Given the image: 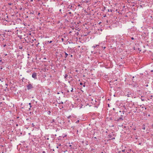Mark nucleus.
<instances>
[{
  "mask_svg": "<svg viewBox=\"0 0 153 153\" xmlns=\"http://www.w3.org/2000/svg\"><path fill=\"white\" fill-rule=\"evenodd\" d=\"M124 111H120L119 112L116 113L114 115V120L116 122L115 123H118L121 122L123 120V117Z\"/></svg>",
  "mask_w": 153,
  "mask_h": 153,
  "instance_id": "1",
  "label": "nucleus"
},
{
  "mask_svg": "<svg viewBox=\"0 0 153 153\" xmlns=\"http://www.w3.org/2000/svg\"><path fill=\"white\" fill-rule=\"evenodd\" d=\"M27 90H30V89H31L33 88H34V87L33 86L32 84L29 83L27 86Z\"/></svg>",
  "mask_w": 153,
  "mask_h": 153,
  "instance_id": "2",
  "label": "nucleus"
},
{
  "mask_svg": "<svg viewBox=\"0 0 153 153\" xmlns=\"http://www.w3.org/2000/svg\"><path fill=\"white\" fill-rule=\"evenodd\" d=\"M116 40L120 43L123 42L124 41L123 39L120 37H119V38H117Z\"/></svg>",
  "mask_w": 153,
  "mask_h": 153,
  "instance_id": "3",
  "label": "nucleus"
},
{
  "mask_svg": "<svg viewBox=\"0 0 153 153\" xmlns=\"http://www.w3.org/2000/svg\"><path fill=\"white\" fill-rule=\"evenodd\" d=\"M32 77L35 79H37V74L35 72H33L32 74Z\"/></svg>",
  "mask_w": 153,
  "mask_h": 153,
  "instance_id": "4",
  "label": "nucleus"
},
{
  "mask_svg": "<svg viewBox=\"0 0 153 153\" xmlns=\"http://www.w3.org/2000/svg\"><path fill=\"white\" fill-rule=\"evenodd\" d=\"M52 42V41H45V45L48 44L49 43H51Z\"/></svg>",
  "mask_w": 153,
  "mask_h": 153,
  "instance_id": "5",
  "label": "nucleus"
},
{
  "mask_svg": "<svg viewBox=\"0 0 153 153\" xmlns=\"http://www.w3.org/2000/svg\"><path fill=\"white\" fill-rule=\"evenodd\" d=\"M55 120L54 119H53L52 120H51L50 121V123H54L55 122Z\"/></svg>",
  "mask_w": 153,
  "mask_h": 153,
  "instance_id": "6",
  "label": "nucleus"
},
{
  "mask_svg": "<svg viewBox=\"0 0 153 153\" xmlns=\"http://www.w3.org/2000/svg\"><path fill=\"white\" fill-rule=\"evenodd\" d=\"M29 105H30V108H28V110H30V108L32 107L31 105V104L30 103H29Z\"/></svg>",
  "mask_w": 153,
  "mask_h": 153,
  "instance_id": "7",
  "label": "nucleus"
},
{
  "mask_svg": "<svg viewBox=\"0 0 153 153\" xmlns=\"http://www.w3.org/2000/svg\"><path fill=\"white\" fill-rule=\"evenodd\" d=\"M65 53V58H66L68 56V54L66 52H64Z\"/></svg>",
  "mask_w": 153,
  "mask_h": 153,
  "instance_id": "8",
  "label": "nucleus"
},
{
  "mask_svg": "<svg viewBox=\"0 0 153 153\" xmlns=\"http://www.w3.org/2000/svg\"><path fill=\"white\" fill-rule=\"evenodd\" d=\"M72 5H69V6L68 7V8L70 9H72Z\"/></svg>",
  "mask_w": 153,
  "mask_h": 153,
  "instance_id": "9",
  "label": "nucleus"
},
{
  "mask_svg": "<svg viewBox=\"0 0 153 153\" xmlns=\"http://www.w3.org/2000/svg\"><path fill=\"white\" fill-rule=\"evenodd\" d=\"M61 146V144L60 143L57 144V145L56 146V148L58 149L59 148V146Z\"/></svg>",
  "mask_w": 153,
  "mask_h": 153,
  "instance_id": "10",
  "label": "nucleus"
},
{
  "mask_svg": "<svg viewBox=\"0 0 153 153\" xmlns=\"http://www.w3.org/2000/svg\"><path fill=\"white\" fill-rule=\"evenodd\" d=\"M142 129L143 130H145V125H143Z\"/></svg>",
  "mask_w": 153,
  "mask_h": 153,
  "instance_id": "11",
  "label": "nucleus"
},
{
  "mask_svg": "<svg viewBox=\"0 0 153 153\" xmlns=\"http://www.w3.org/2000/svg\"><path fill=\"white\" fill-rule=\"evenodd\" d=\"M68 76V75H67V74H65V76H64V78L65 79H66L67 78V76Z\"/></svg>",
  "mask_w": 153,
  "mask_h": 153,
  "instance_id": "12",
  "label": "nucleus"
},
{
  "mask_svg": "<svg viewBox=\"0 0 153 153\" xmlns=\"http://www.w3.org/2000/svg\"><path fill=\"white\" fill-rule=\"evenodd\" d=\"M109 119L110 120H112L113 119H114V116L113 117H110V118H109Z\"/></svg>",
  "mask_w": 153,
  "mask_h": 153,
  "instance_id": "13",
  "label": "nucleus"
},
{
  "mask_svg": "<svg viewBox=\"0 0 153 153\" xmlns=\"http://www.w3.org/2000/svg\"><path fill=\"white\" fill-rule=\"evenodd\" d=\"M108 12H109V11H110L111 12H112V9H108Z\"/></svg>",
  "mask_w": 153,
  "mask_h": 153,
  "instance_id": "14",
  "label": "nucleus"
},
{
  "mask_svg": "<svg viewBox=\"0 0 153 153\" xmlns=\"http://www.w3.org/2000/svg\"><path fill=\"white\" fill-rule=\"evenodd\" d=\"M51 113V112L50 111H49L48 112V114H49V115Z\"/></svg>",
  "mask_w": 153,
  "mask_h": 153,
  "instance_id": "15",
  "label": "nucleus"
},
{
  "mask_svg": "<svg viewBox=\"0 0 153 153\" xmlns=\"http://www.w3.org/2000/svg\"><path fill=\"white\" fill-rule=\"evenodd\" d=\"M143 115L144 116H145L147 115V114L146 113H143Z\"/></svg>",
  "mask_w": 153,
  "mask_h": 153,
  "instance_id": "16",
  "label": "nucleus"
},
{
  "mask_svg": "<svg viewBox=\"0 0 153 153\" xmlns=\"http://www.w3.org/2000/svg\"><path fill=\"white\" fill-rule=\"evenodd\" d=\"M71 92H73V88H71Z\"/></svg>",
  "mask_w": 153,
  "mask_h": 153,
  "instance_id": "17",
  "label": "nucleus"
},
{
  "mask_svg": "<svg viewBox=\"0 0 153 153\" xmlns=\"http://www.w3.org/2000/svg\"><path fill=\"white\" fill-rule=\"evenodd\" d=\"M39 42H38L37 44H36V46H37L38 45H39Z\"/></svg>",
  "mask_w": 153,
  "mask_h": 153,
  "instance_id": "18",
  "label": "nucleus"
},
{
  "mask_svg": "<svg viewBox=\"0 0 153 153\" xmlns=\"http://www.w3.org/2000/svg\"><path fill=\"white\" fill-rule=\"evenodd\" d=\"M32 126L33 127H34L35 126V125H34V124L33 123H32Z\"/></svg>",
  "mask_w": 153,
  "mask_h": 153,
  "instance_id": "19",
  "label": "nucleus"
},
{
  "mask_svg": "<svg viewBox=\"0 0 153 153\" xmlns=\"http://www.w3.org/2000/svg\"><path fill=\"white\" fill-rule=\"evenodd\" d=\"M130 95H131V94H127V96L128 97H130Z\"/></svg>",
  "mask_w": 153,
  "mask_h": 153,
  "instance_id": "20",
  "label": "nucleus"
},
{
  "mask_svg": "<svg viewBox=\"0 0 153 153\" xmlns=\"http://www.w3.org/2000/svg\"><path fill=\"white\" fill-rule=\"evenodd\" d=\"M69 146L70 147H71V146H72V145H69ZM71 149H74V148H72V147H71Z\"/></svg>",
  "mask_w": 153,
  "mask_h": 153,
  "instance_id": "21",
  "label": "nucleus"
},
{
  "mask_svg": "<svg viewBox=\"0 0 153 153\" xmlns=\"http://www.w3.org/2000/svg\"><path fill=\"white\" fill-rule=\"evenodd\" d=\"M79 33L78 32H77V33H75L76 34V35L78 36V35H79Z\"/></svg>",
  "mask_w": 153,
  "mask_h": 153,
  "instance_id": "22",
  "label": "nucleus"
},
{
  "mask_svg": "<svg viewBox=\"0 0 153 153\" xmlns=\"http://www.w3.org/2000/svg\"><path fill=\"white\" fill-rule=\"evenodd\" d=\"M59 103V104H63V102H60V103Z\"/></svg>",
  "mask_w": 153,
  "mask_h": 153,
  "instance_id": "23",
  "label": "nucleus"
},
{
  "mask_svg": "<svg viewBox=\"0 0 153 153\" xmlns=\"http://www.w3.org/2000/svg\"><path fill=\"white\" fill-rule=\"evenodd\" d=\"M61 40L62 41V42H63L64 40V38H61Z\"/></svg>",
  "mask_w": 153,
  "mask_h": 153,
  "instance_id": "24",
  "label": "nucleus"
},
{
  "mask_svg": "<svg viewBox=\"0 0 153 153\" xmlns=\"http://www.w3.org/2000/svg\"><path fill=\"white\" fill-rule=\"evenodd\" d=\"M60 107H61V108H60V109H62V108H63V106H60Z\"/></svg>",
  "mask_w": 153,
  "mask_h": 153,
  "instance_id": "25",
  "label": "nucleus"
},
{
  "mask_svg": "<svg viewBox=\"0 0 153 153\" xmlns=\"http://www.w3.org/2000/svg\"><path fill=\"white\" fill-rule=\"evenodd\" d=\"M79 120H78L76 122V123H79Z\"/></svg>",
  "mask_w": 153,
  "mask_h": 153,
  "instance_id": "26",
  "label": "nucleus"
},
{
  "mask_svg": "<svg viewBox=\"0 0 153 153\" xmlns=\"http://www.w3.org/2000/svg\"><path fill=\"white\" fill-rule=\"evenodd\" d=\"M19 48L20 49H22V47L21 46H19Z\"/></svg>",
  "mask_w": 153,
  "mask_h": 153,
  "instance_id": "27",
  "label": "nucleus"
},
{
  "mask_svg": "<svg viewBox=\"0 0 153 153\" xmlns=\"http://www.w3.org/2000/svg\"><path fill=\"white\" fill-rule=\"evenodd\" d=\"M141 99L142 101H144V99H143L142 98H141Z\"/></svg>",
  "mask_w": 153,
  "mask_h": 153,
  "instance_id": "28",
  "label": "nucleus"
},
{
  "mask_svg": "<svg viewBox=\"0 0 153 153\" xmlns=\"http://www.w3.org/2000/svg\"><path fill=\"white\" fill-rule=\"evenodd\" d=\"M98 46V45H96V46H94V48H96L97 46Z\"/></svg>",
  "mask_w": 153,
  "mask_h": 153,
  "instance_id": "29",
  "label": "nucleus"
},
{
  "mask_svg": "<svg viewBox=\"0 0 153 153\" xmlns=\"http://www.w3.org/2000/svg\"><path fill=\"white\" fill-rule=\"evenodd\" d=\"M131 39L132 40H134V38L133 37H132L131 38Z\"/></svg>",
  "mask_w": 153,
  "mask_h": 153,
  "instance_id": "30",
  "label": "nucleus"
},
{
  "mask_svg": "<svg viewBox=\"0 0 153 153\" xmlns=\"http://www.w3.org/2000/svg\"><path fill=\"white\" fill-rule=\"evenodd\" d=\"M6 46V44H5L4 45H3V47H5Z\"/></svg>",
  "mask_w": 153,
  "mask_h": 153,
  "instance_id": "31",
  "label": "nucleus"
},
{
  "mask_svg": "<svg viewBox=\"0 0 153 153\" xmlns=\"http://www.w3.org/2000/svg\"><path fill=\"white\" fill-rule=\"evenodd\" d=\"M71 12H69L68 13V14H71Z\"/></svg>",
  "mask_w": 153,
  "mask_h": 153,
  "instance_id": "32",
  "label": "nucleus"
},
{
  "mask_svg": "<svg viewBox=\"0 0 153 153\" xmlns=\"http://www.w3.org/2000/svg\"><path fill=\"white\" fill-rule=\"evenodd\" d=\"M115 139V137H113V138H112L111 139H112V140H114V139Z\"/></svg>",
  "mask_w": 153,
  "mask_h": 153,
  "instance_id": "33",
  "label": "nucleus"
},
{
  "mask_svg": "<svg viewBox=\"0 0 153 153\" xmlns=\"http://www.w3.org/2000/svg\"><path fill=\"white\" fill-rule=\"evenodd\" d=\"M80 85H82L83 84H82V82H80Z\"/></svg>",
  "mask_w": 153,
  "mask_h": 153,
  "instance_id": "34",
  "label": "nucleus"
},
{
  "mask_svg": "<svg viewBox=\"0 0 153 153\" xmlns=\"http://www.w3.org/2000/svg\"><path fill=\"white\" fill-rule=\"evenodd\" d=\"M70 57H71V58H72V57H73V55H70Z\"/></svg>",
  "mask_w": 153,
  "mask_h": 153,
  "instance_id": "35",
  "label": "nucleus"
},
{
  "mask_svg": "<svg viewBox=\"0 0 153 153\" xmlns=\"http://www.w3.org/2000/svg\"><path fill=\"white\" fill-rule=\"evenodd\" d=\"M8 4H9L10 5H11L12 4L11 3H9Z\"/></svg>",
  "mask_w": 153,
  "mask_h": 153,
  "instance_id": "36",
  "label": "nucleus"
},
{
  "mask_svg": "<svg viewBox=\"0 0 153 153\" xmlns=\"http://www.w3.org/2000/svg\"><path fill=\"white\" fill-rule=\"evenodd\" d=\"M1 58H0V62H1V61H2V60L1 59Z\"/></svg>",
  "mask_w": 153,
  "mask_h": 153,
  "instance_id": "37",
  "label": "nucleus"
},
{
  "mask_svg": "<svg viewBox=\"0 0 153 153\" xmlns=\"http://www.w3.org/2000/svg\"><path fill=\"white\" fill-rule=\"evenodd\" d=\"M67 92L68 93H69V91L68 90H67Z\"/></svg>",
  "mask_w": 153,
  "mask_h": 153,
  "instance_id": "38",
  "label": "nucleus"
},
{
  "mask_svg": "<svg viewBox=\"0 0 153 153\" xmlns=\"http://www.w3.org/2000/svg\"><path fill=\"white\" fill-rule=\"evenodd\" d=\"M45 151H43L42 152V153H45Z\"/></svg>",
  "mask_w": 153,
  "mask_h": 153,
  "instance_id": "39",
  "label": "nucleus"
},
{
  "mask_svg": "<svg viewBox=\"0 0 153 153\" xmlns=\"http://www.w3.org/2000/svg\"><path fill=\"white\" fill-rule=\"evenodd\" d=\"M71 117V116H69L68 117V118H70V117Z\"/></svg>",
  "mask_w": 153,
  "mask_h": 153,
  "instance_id": "40",
  "label": "nucleus"
},
{
  "mask_svg": "<svg viewBox=\"0 0 153 153\" xmlns=\"http://www.w3.org/2000/svg\"><path fill=\"white\" fill-rule=\"evenodd\" d=\"M125 150H122V152H125Z\"/></svg>",
  "mask_w": 153,
  "mask_h": 153,
  "instance_id": "41",
  "label": "nucleus"
},
{
  "mask_svg": "<svg viewBox=\"0 0 153 153\" xmlns=\"http://www.w3.org/2000/svg\"><path fill=\"white\" fill-rule=\"evenodd\" d=\"M83 87H85V84H84L83 85Z\"/></svg>",
  "mask_w": 153,
  "mask_h": 153,
  "instance_id": "42",
  "label": "nucleus"
},
{
  "mask_svg": "<svg viewBox=\"0 0 153 153\" xmlns=\"http://www.w3.org/2000/svg\"><path fill=\"white\" fill-rule=\"evenodd\" d=\"M46 139L47 140H49V138H46Z\"/></svg>",
  "mask_w": 153,
  "mask_h": 153,
  "instance_id": "43",
  "label": "nucleus"
},
{
  "mask_svg": "<svg viewBox=\"0 0 153 153\" xmlns=\"http://www.w3.org/2000/svg\"><path fill=\"white\" fill-rule=\"evenodd\" d=\"M2 79H0V80L1 81V82H2L3 81L2 80Z\"/></svg>",
  "mask_w": 153,
  "mask_h": 153,
  "instance_id": "44",
  "label": "nucleus"
},
{
  "mask_svg": "<svg viewBox=\"0 0 153 153\" xmlns=\"http://www.w3.org/2000/svg\"><path fill=\"white\" fill-rule=\"evenodd\" d=\"M148 85H146V87H148Z\"/></svg>",
  "mask_w": 153,
  "mask_h": 153,
  "instance_id": "45",
  "label": "nucleus"
},
{
  "mask_svg": "<svg viewBox=\"0 0 153 153\" xmlns=\"http://www.w3.org/2000/svg\"><path fill=\"white\" fill-rule=\"evenodd\" d=\"M150 114H149L148 115V116L149 117H150Z\"/></svg>",
  "mask_w": 153,
  "mask_h": 153,
  "instance_id": "46",
  "label": "nucleus"
},
{
  "mask_svg": "<svg viewBox=\"0 0 153 153\" xmlns=\"http://www.w3.org/2000/svg\"><path fill=\"white\" fill-rule=\"evenodd\" d=\"M151 72H153V70H152L151 71Z\"/></svg>",
  "mask_w": 153,
  "mask_h": 153,
  "instance_id": "47",
  "label": "nucleus"
},
{
  "mask_svg": "<svg viewBox=\"0 0 153 153\" xmlns=\"http://www.w3.org/2000/svg\"><path fill=\"white\" fill-rule=\"evenodd\" d=\"M40 14V13H38V15H39Z\"/></svg>",
  "mask_w": 153,
  "mask_h": 153,
  "instance_id": "48",
  "label": "nucleus"
},
{
  "mask_svg": "<svg viewBox=\"0 0 153 153\" xmlns=\"http://www.w3.org/2000/svg\"><path fill=\"white\" fill-rule=\"evenodd\" d=\"M150 97H153V96L151 95V96H150Z\"/></svg>",
  "mask_w": 153,
  "mask_h": 153,
  "instance_id": "49",
  "label": "nucleus"
},
{
  "mask_svg": "<svg viewBox=\"0 0 153 153\" xmlns=\"http://www.w3.org/2000/svg\"><path fill=\"white\" fill-rule=\"evenodd\" d=\"M52 45H53V46L54 45V44H52Z\"/></svg>",
  "mask_w": 153,
  "mask_h": 153,
  "instance_id": "50",
  "label": "nucleus"
},
{
  "mask_svg": "<svg viewBox=\"0 0 153 153\" xmlns=\"http://www.w3.org/2000/svg\"><path fill=\"white\" fill-rule=\"evenodd\" d=\"M0 69H2V67H1V68H0Z\"/></svg>",
  "mask_w": 153,
  "mask_h": 153,
  "instance_id": "51",
  "label": "nucleus"
},
{
  "mask_svg": "<svg viewBox=\"0 0 153 153\" xmlns=\"http://www.w3.org/2000/svg\"><path fill=\"white\" fill-rule=\"evenodd\" d=\"M74 127H73V126L71 127V128H74Z\"/></svg>",
  "mask_w": 153,
  "mask_h": 153,
  "instance_id": "52",
  "label": "nucleus"
},
{
  "mask_svg": "<svg viewBox=\"0 0 153 153\" xmlns=\"http://www.w3.org/2000/svg\"><path fill=\"white\" fill-rule=\"evenodd\" d=\"M33 1V0H30V1Z\"/></svg>",
  "mask_w": 153,
  "mask_h": 153,
  "instance_id": "53",
  "label": "nucleus"
},
{
  "mask_svg": "<svg viewBox=\"0 0 153 153\" xmlns=\"http://www.w3.org/2000/svg\"><path fill=\"white\" fill-rule=\"evenodd\" d=\"M30 13L33 14V13H32V12H31Z\"/></svg>",
  "mask_w": 153,
  "mask_h": 153,
  "instance_id": "54",
  "label": "nucleus"
},
{
  "mask_svg": "<svg viewBox=\"0 0 153 153\" xmlns=\"http://www.w3.org/2000/svg\"><path fill=\"white\" fill-rule=\"evenodd\" d=\"M94 138H95V139H96V138H97L96 137H94Z\"/></svg>",
  "mask_w": 153,
  "mask_h": 153,
  "instance_id": "55",
  "label": "nucleus"
},
{
  "mask_svg": "<svg viewBox=\"0 0 153 153\" xmlns=\"http://www.w3.org/2000/svg\"><path fill=\"white\" fill-rule=\"evenodd\" d=\"M101 23V22H100L99 23V24H100Z\"/></svg>",
  "mask_w": 153,
  "mask_h": 153,
  "instance_id": "56",
  "label": "nucleus"
},
{
  "mask_svg": "<svg viewBox=\"0 0 153 153\" xmlns=\"http://www.w3.org/2000/svg\"><path fill=\"white\" fill-rule=\"evenodd\" d=\"M16 126H18V124H16Z\"/></svg>",
  "mask_w": 153,
  "mask_h": 153,
  "instance_id": "57",
  "label": "nucleus"
},
{
  "mask_svg": "<svg viewBox=\"0 0 153 153\" xmlns=\"http://www.w3.org/2000/svg\"><path fill=\"white\" fill-rule=\"evenodd\" d=\"M68 144H70V143H68Z\"/></svg>",
  "mask_w": 153,
  "mask_h": 153,
  "instance_id": "58",
  "label": "nucleus"
},
{
  "mask_svg": "<svg viewBox=\"0 0 153 153\" xmlns=\"http://www.w3.org/2000/svg\"><path fill=\"white\" fill-rule=\"evenodd\" d=\"M24 79V78H22V79Z\"/></svg>",
  "mask_w": 153,
  "mask_h": 153,
  "instance_id": "59",
  "label": "nucleus"
},
{
  "mask_svg": "<svg viewBox=\"0 0 153 153\" xmlns=\"http://www.w3.org/2000/svg\"><path fill=\"white\" fill-rule=\"evenodd\" d=\"M54 151V149H53V151Z\"/></svg>",
  "mask_w": 153,
  "mask_h": 153,
  "instance_id": "60",
  "label": "nucleus"
},
{
  "mask_svg": "<svg viewBox=\"0 0 153 153\" xmlns=\"http://www.w3.org/2000/svg\"><path fill=\"white\" fill-rule=\"evenodd\" d=\"M141 97H143V96H142Z\"/></svg>",
  "mask_w": 153,
  "mask_h": 153,
  "instance_id": "61",
  "label": "nucleus"
},
{
  "mask_svg": "<svg viewBox=\"0 0 153 153\" xmlns=\"http://www.w3.org/2000/svg\"><path fill=\"white\" fill-rule=\"evenodd\" d=\"M61 9L60 10H59L60 11H61Z\"/></svg>",
  "mask_w": 153,
  "mask_h": 153,
  "instance_id": "62",
  "label": "nucleus"
},
{
  "mask_svg": "<svg viewBox=\"0 0 153 153\" xmlns=\"http://www.w3.org/2000/svg\"><path fill=\"white\" fill-rule=\"evenodd\" d=\"M134 78V76H133V78Z\"/></svg>",
  "mask_w": 153,
  "mask_h": 153,
  "instance_id": "63",
  "label": "nucleus"
},
{
  "mask_svg": "<svg viewBox=\"0 0 153 153\" xmlns=\"http://www.w3.org/2000/svg\"><path fill=\"white\" fill-rule=\"evenodd\" d=\"M145 109H146V108H145Z\"/></svg>",
  "mask_w": 153,
  "mask_h": 153,
  "instance_id": "64",
  "label": "nucleus"
}]
</instances>
